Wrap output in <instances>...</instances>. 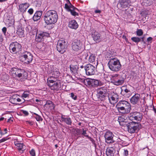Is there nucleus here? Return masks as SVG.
I'll return each instance as SVG.
<instances>
[{"label": "nucleus", "instance_id": "f257e3e1", "mask_svg": "<svg viewBox=\"0 0 156 156\" xmlns=\"http://www.w3.org/2000/svg\"><path fill=\"white\" fill-rule=\"evenodd\" d=\"M44 20L47 25L56 23L57 20L58 16L56 11L50 10L46 11L44 14Z\"/></svg>", "mask_w": 156, "mask_h": 156}, {"label": "nucleus", "instance_id": "f03ea898", "mask_svg": "<svg viewBox=\"0 0 156 156\" xmlns=\"http://www.w3.org/2000/svg\"><path fill=\"white\" fill-rule=\"evenodd\" d=\"M116 108L119 112L128 113L131 110V106L129 103L125 101H121L116 105Z\"/></svg>", "mask_w": 156, "mask_h": 156}, {"label": "nucleus", "instance_id": "7ed1b4c3", "mask_svg": "<svg viewBox=\"0 0 156 156\" xmlns=\"http://www.w3.org/2000/svg\"><path fill=\"white\" fill-rule=\"evenodd\" d=\"M108 66L111 70L115 72L119 71L121 67L119 60L116 58H111L108 62Z\"/></svg>", "mask_w": 156, "mask_h": 156}, {"label": "nucleus", "instance_id": "20e7f679", "mask_svg": "<svg viewBox=\"0 0 156 156\" xmlns=\"http://www.w3.org/2000/svg\"><path fill=\"white\" fill-rule=\"evenodd\" d=\"M126 125L128 132L131 133L137 132L142 128L139 122H130L127 123Z\"/></svg>", "mask_w": 156, "mask_h": 156}, {"label": "nucleus", "instance_id": "39448f33", "mask_svg": "<svg viewBox=\"0 0 156 156\" xmlns=\"http://www.w3.org/2000/svg\"><path fill=\"white\" fill-rule=\"evenodd\" d=\"M10 73L13 78L22 77L24 78H27V73L23 70L20 69L16 68H12L10 71Z\"/></svg>", "mask_w": 156, "mask_h": 156}, {"label": "nucleus", "instance_id": "423d86ee", "mask_svg": "<svg viewBox=\"0 0 156 156\" xmlns=\"http://www.w3.org/2000/svg\"><path fill=\"white\" fill-rule=\"evenodd\" d=\"M67 43L64 39L61 38L58 41L56 46L57 50L61 54L63 53L67 50Z\"/></svg>", "mask_w": 156, "mask_h": 156}, {"label": "nucleus", "instance_id": "0eeeda50", "mask_svg": "<svg viewBox=\"0 0 156 156\" xmlns=\"http://www.w3.org/2000/svg\"><path fill=\"white\" fill-rule=\"evenodd\" d=\"M19 58L21 61L29 64L32 61L33 57L30 53L25 51L20 55Z\"/></svg>", "mask_w": 156, "mask_h": 156}, {"label": "nucleus", "instance_id": "6e6552de", "mask_svg": "<svg viewBox=\"0 0 156 156\" xmlns=\"http://www.w3.org/2000/svg\"><path fill=\"white\" fill-rule=\"evenodd\" d=\"M97 96L101 101H103L108 98V95L107 90L105 87H102L98 89Z\"/></svg>", "mask_w": 156, "mask_h": 156}, {"label": "nucleus", "instance_id": "1a4fd4ad", "mask_svg": "<svg viewBox=\"0 0 156 156\" xmlns=\"http://www.w3.org/2000/svg\"><path fill=\"white\" fill-rule=\"evenodd\" d=\"M35 32H36L35 41L37 42L42 41L44 37H48L49 34L48 33L40 31H38L37 29L35 30Z\"/></svg>", "mask_w": 156, "mask_h": 156}, {"label": "nucleus", "instance_id": "9d476101", "mask_svg": "<svg viewBox=\"0 0 156 156\" xmlns=\"http://www.w3.org/2000/svg\"><path fill=\"white\" fill-rule=\"evenodd\" d=\"M124 82V79L118 74L112 76L111 82L114 85L119 86L122 84Z\"/></svg>", "mask_w": 156, "mask_h": 156}, {"label": "nucleus", "instance_id": "9b49d317", "mask_svg": "<svg viewBox=\"0 0 156 156\" xmlns=\"http://www.w3.org/2000/svg\"><path fill=\"white\" fill-rule=\"evenodd\" d=\"M142 118V114L137 112H132L129 116V118L130 120H136L139 122L141 121Z\"/></svg>", "mask_w": 156, "mask_h": 156}, {"label": "nucleus", "instance_id": "f8f14e48", "mask_svg": "<svg viewBox=\"0 0 156 156\" xmlns=\"http://www.w3.org/2000/svg\"><path fill=\"white\" fill-rule=\"evenodd\" d=\"M21 47L20 44L17 42H15L10 44L9 49L11 53H16L20 51Z\"/></svg>", "mask_w": 156, "mask_h": 156}, {"label": "nucleus", "instance_id": "ddd939ff", "mask_svg": "<svg viewBox=\"0 0 156 156\" xmlns=\"http://www.w3.org/2000/svg\"><path fill=\"white\" fill-rule=\"evenodd\" d=\"M114 136V135L112 132L109 131H107L104 135L105 142L107 144L114 143V140H113Z\"/></svg>", "mask_w": 156, "mask_h": 156}, {"label": "nucleus", "instance_id": "4468645a", "mask_svg": "<svg viewBox=\"0 0 156 156\" xmlns=\"http://www.w3.org/2000/svg\"><path fill=\"white\" fill-rule=\"evenodd\" d=\"M56 79H51L48 80V86L51 87V90H55L57 89L58 87V83L56 82Z\"/></svg>", "mask_w": 156, "mask_h": 156}, {"label": "nucleus", "instance_id": "2eb2a0df", "mask_svg": "<svg viewBox=\"0 0 156 156\" xmlns=\"http://www.w3.org/2000/svg\"><path fill=\"white\" fill-rule=\"evenodd\" d=\"M72 45L73 49L74 51H77L80 49L82 44L80 40H75Z\"/></svg>", "mask_w": 156, "mask_h": 156}, {"label": "nucleus", "instance_id": "dca6fc26", "mask_svg": "<svg viewBox=\"0 0 156 156\" xmlns=\"http://www.w3.org/2000/svg\"><path fill=\"white\" fill-rule=\"evenodd\" d=\"M65 7L68 11L70 12L71 13L72 15L75 16L78 15V13L75 11V9H77L71 4H70V5L69 6L67 4H66Z\"/></svg>", "mask_w": 156, "mask_h": 156}, {"label": "nucleus", "instance_id": "f3484780", "mask_svg": "<svg viewBox=\"0 0 156 156\" xmlns=\"http://www.w3.org/2000/svg\"><path fill=\"white\" fill-rule=\"evenodd\" d=\"M15 145L16 146L17 149L21 153H23L26 148V147L23 144L19 143L17 141L14 142Z\"/></svg>", "mask_w": 156, "mask_h": 156}, {"label": "nucleus", "instance_id": "a211bd4d", "mask_svg": "<svg viewBox=\"0 0 156 156\" xmlns=\"http://www.w3.org/2000/svg\"><path fill=\"white\" fill-rule=\"evenodd\" d=\"M30 5L28 3H22L19 6V10L21 12L24 13L26 12L27 9L29 7Z\"/></svg>", "mask_w": 156, "mask_h": 156}, {"label": "nucleus", "instance_id": "6ab92c4d", "mask_svg": "<svg viewBox=\"0 0 156 156\" xmlns=\"http://www.w3.org/2000/svg\"><path fill=\"white\" fill-rule=\"evenodd\" d=\"M119 98L118 95L117 94H114L111 96H108V99L111 104L114 105L117 101Z\"/></svg>", "mask_w": 156, "mask_h": 156}, {"label": "nucleus", "instance_id": "aec40b11", "mask_svg": "<svg viewBox=\"0 0 156 156\" xmlns=\"http://www.w3.org/2000/svg\"><path fill=\"white\" fill-rule=\"evenodd\" d=\"M140 98V94L137 93L136 94L131 98L130 102L133 105L137 104L139 102Z\"/></svg>", "mask_w": 156, "mask_h": 156}, {"label": "nucleus", "instance_id": "412c9836", "mask_svg": "<svg viewBox=\"0 0 156 156\" xmlns=\"http://www.w3.org/2000/svg\"><path fill=\"white\" fill-rule=\"evenodd\" d=\"M98 84V82L97 80L88 78V87H95Z\"/></svg>", "mask_w": 156, "mask_h": 156}, {"label": "nucleus", "instance_id": "4be33fe9", "mask_svg": "<svg viewBox=\"0 0 156 156\" xmlns=\"http://www.w3.org/2000/svg\"><path fill=\"white\" fill-rule=\"evenodd\" d=\"M90 30L91 31L90 34L94 40V41H99L100 37V34L94 30H91V28H90Z\"/></svg>", "mask_w": 156, "mask_h": 156}, {"label": "nucleus", "instance_id": "5701e85b", "mask_svg": "<svg viewBox=\"0 0 156 156\" xmlns=\"http://www.w3.org/2000/svg\"><path fill=\"white\" fill-rule=\"evenodd\" d=\"M78 25L75 20H73L69 22V27L76 30L78 28Z\"/></svg>", "mask_w": 156, "mask_h": 156}, {"label": "nucleus", "instance_id": "b1692460", "mask_svg": "<svg viewBox=\"0 0 156 156\" xmlns=\"http://www.w3.org/2000/svg\"><path fill=\"white\" fill-rule=\"evenodd\" d=\"M42 11H37L34 14L33 17V19L34 21H37L40 19L42 15Z\"/></svg>", "mask_w": 156, "mask_h": 156}, {"label": "nucleus", "instance_id": "393cba45", "mask_svg": "<svg viewBox=\"0 0 156 156\" xmlns=\"http://www.w3.org/2000/svg\"><path fill=\"white\" fill-rule=\"evenodd\" d=\"M95 67L93 65L88 64V75H94L95 74Z\"/></svg>", "mask_w": 156, "mask_h": 156}, {"label": "nucleus", "instance_id": "a878e982", "mask_svg": "<svg viewBox=\"0 0 156 156\" xmlns=\"http://www.w3.org/2000/svg\"><path fill=\"white\" fill-rule=\"evenodd\" d=\"M129 2V1L126 0H121L119 4L122 8H125L128 7Z\"/></svg>", "mask_w": 156, "mask_h": 156}, {"label": "nucleus", "instance_id": "bb28decb", "mask_svg": "<svg viewBox=\"0 0 156 156\" xmlns=\"http://www.w3.org/2000/svg\"><path fill=\"white\" fill-rule=\"evenodd\" d=\"M115 150L112 147L108 148L106 151V154L108 156H113Z\"/></svg>", "mask_w": 156, "mask_h": 156}, {"label": "nucleus", "instance_id": "cd10ccee", "mask_svg": "<svg viewBox=\"0 0 156 156\" xmlns=\"http://www.w3.org/2000/svg\"><path fill=\"white\" fill-rule=\"evenodd\" d=\"M18 95L17 94L13 95L10 98V101L13 104H17V100Z\"/></svg>", "mask_w": 156, "mask_h": 156}, {"label": "nucleus", "instance_id": "c85d7f7f", "mask_svg": "<svg viewBox=\"0 0 156 156\" xmlns=\"http://www.w3.org/2000/svg\"><path fill=\"white\" fill-rule=\"evenodd\" d=\"M1 79L4 81H7L9 79V76L8 74L3 73L1 75Z\"/></svg>", "mask_w": 156, "mask_h": 156}, {"label": "nucleus", "instance_id": "c756f323", "mask_svg": "<svg viewBox=\"0 0 156 156\" xmlns=\"http://www.w3.org/2000/svg\"><path fill=\"white\" fill-rule=\"evenodd\" d=\"M17 33L20 37H22L23 35L24 31L22 28L20 27L17 30Z\"/></svg>", "mask_w": 156, "mask_h": 156}, {"label": "nucleus", "instance_id": "7c9ffc66", "mask_svg": "<svg viewBox=\"0 0 156 156\" xmlns=\"http://www.w3.org/2000/svg\"><path fill=\"white\" fill-rule=\"evenodd\" d=\"M62 121L65 122L68 125H71L72 123L71 120L69 118H64L62 117Z\"/></svg>", "mask_w": 156, "mask_h": 156}, {"label": "nucleus", "instance_id": "2f4dec72", "mask_svg": "<svg viewBox=\"0 0 156 156\" xmlns=\"http://www.w3.org/2000/svg\"><path fill=\"white\" fill-rule=\"evenodd\" d=\"M131 39L133 41L137 44L141 41V38L138 37H133L131 38Z\"/></svg>", "mask_w": 156, "mask_h": 156}, {"label": "nucleus", "instance_id": "473e14b6", "mask_svg": "<svg viewBox=\"0 0 156 156\" xmlns=\"http://www.w3.org/2000/svg\"><path fill=\"white\" fill-rule=\"evenodd\" d=\"M95 55L92 54L90 56L88 60L90 62H93L95 61Z\"/></svg>", "mask_w": 156, "mask_h": 156}, {"label": "nucleus", "instance_id": "72a5a7b5", "mask_svg": "<svg viewBox=\"0 0 156 156\" xmlns=\"http://www.w3.org/2000/svg\"><path fill=\"white\" fill-rule=\"evenodd\" d=\"M89 134H88V136ZM95 139H96L95 137L94 138H92L90 136H88V140H90V141H91V143L92 144V145L94 146V147H96V144L95 143Z\"/></svg>", "mask_w": 156, "mask_h": 156}, {"label": "nucleus", "instance_id": "f704fd0d", "mask_svg": "<svg viewBox=\"0 0 156 156\" xmlns=\"http://www.w3.org/2000/svg\"><path fill=\"white\" fill-rule=\"evenodd\" d=\"M52 74L54 76L51 77V79L53 77L57 78L59 76V72L58 71H54L52 73Z\"/></svg>", "mask_w": 156, "mask_h": 156}, {"label": "nucleus", "instance_id": "c9c22d12", "mask_svg": "<svg viewBox=\"0 0 156 156\" xmlns=\"http://www.w3.org/2000/svg\"><path fill=\"white\" fill-rule=\"evenodd\" d=\"M119 121V123L121 125H126V124H125L126 123V122L123 121V119L121 117H119L118 119Z\"/></svg>", "mask_w": 156, "mask_h": 156}, {"label": "nucleus", "instance_id": "e433bc0d", "mask_svg": "<svg viewBox=\"0 0 156 156\" xmlns=\"http://www.w3.org/2000/svg\"><path fill=\"white\" fill-rule=\"evenodd\" d=\"M34 3L36 6L37 7H39L41 4V0H35Z\"/></svg>", "mask_w": 156, "mask_h": 156}, {"label": "nucleus", "instance_id": "4c0bfd02", "mask_svg": "<svg viewBox=\"0 0 156 156\" xmlns=\"http://www.w3.org/2000/svg\"><path fill=\"white\" fill-rule=\"evenodd\" d=\"M143 32L141 29H137L136 31V34L137 36H141L143 34Z\"/></svg>", "mask_w": 156, "mask_h": 156}, {"label": "nucleus", "instance_id": "58836bf2", "mask_svg": "<svg viewBox=\"0 0 156 156\" xmlns=\"http://www.w3.org/2000/svg\"><path fill=\"white\" fill-rule=\"evenodd\" d=\"M124 92L126 93H128L129 96L131 94V92L128 89H124V90H123L122 89V91L121 92V93L122 94V93H124Z\"/></svg>", "mask_w": 156, "mask_h": 156}, {"label": "nucleus", "instance_id": "ea45409f", "mask_svg": "<svg viewBox=\"0 0 156 156\" xmlns=\"http://www.w3.org/2000/svg\"><path fill=\"white\" fill-rule=\"evenodd\" d=\"M34 114L36 115V116L35 117V118L36 119L37 121H42V119L41 116L38 115L36 113H34Z\"/></svg>", "mask_w": 156, "mask_h": 156}, {"label": "nucleus", "instance_id": "a19ab883", "mask_svg": "<svg viewBox=\"0 0 156 156\" xmlns=\"http://www.w3.org/2000/svg\"><path fill=\"white\" fill-rule=\"evenodd\" d=\"M70 69L72 72H74L76 70V69L75 66H73L71 67L70 66Z\"/></svg>", "mask_w": 156, "mask_h": 156}, {"label": "nucleus", "instance_id": "79ce46f5", "mask_svg": "<svg viewBox=\"0 0 156 156\" xmlns=\"http://www.w3.org/2000/svg\"><path fill=\"white\" fill-rule=\"evenodd\" d=\"M30 154L32 156H35V153L34 150V149L31 150L30 151Z\"/></svg>", "mask_w": 156, "mask_h": 156}, {"label": "nucleus", "instance_id": "37998d69", "mask_svg": "<svg viewBox=\"0 0 156 156\" xmlns=\"http://www.w3.org/2000/svg\"><path fill=\"white\" fill-rule=\"evenodd\" d=\"M22 99H20L18 98V97L17 98V102H20L21 101H22V102H24L25 100L22 98H21Z\"/></svg>", "mask_w": 156, "mask_h": 156}, {"label": "nucleus", "instance_id": "c03bdc74", "mask_svg": "<svg viewBox=\"0 0 156 156\" xmlns=\"http://www.w3.org/2000/svg\"><path fill=\"white\" fill-rule=\"evenodd\" d=\"M28 12L30 14L32 15L33 13L34 10L32 8L30 9H28Z\"/></svg>", "mask_w": 156, "mask_h": 156}, {"label": "nucleus", "instance_id": "a18cd8bd", "mask_svg": "<svg viewBox=\"0 0 156 156\" xmlns=\"http://www.w3.org/2000/svg\"><path fill=\"white\" fill-rule=\"evenodd\" d=\"M9 138H8L7 137H4L2 138V139L0 140V143L5 142Z\"/></svg>", "mask_w": 156, "mask_h": 156}, {"label": "nucleus", "instance_id": "49530a36", "mask_svg": "<svg viewBox=\"0 0 156 156\" xmlns=\"http://www.w3.org/2000/svg\"><path fill=\"white\" fill-rule=\"evenodd\" d=\"M152 38L151 37H149L147 39V41L148 43H151L152 41Z\"/></svg>", "mask_w": 156, "mask_h": 156}, {"label": "nucleus", "instance_id": "de8ad7c7", "mask_svg": "<svg viewBox=\"0 0 156 156\" xmlns=\"http://www.w3.org/2000/svg\"><path fill=\"white\" fill-rule=\"evenodd\" d=\"M123 154L125 156H127L128 155V151L127 150H124Z\"/></svg>", "mask_w": 156, "mask_h": 156}, {"label": "nucleus", "instance_id": "09e8293b", "mask_svg": "<svg viewBox=\"0 0 156 156\" xmlns=\"http://www.w3.org/2000/svg\"><path fill=\"white\" fill-rule=\"evenodd\" d=\"M29 94L26 93H23L22 95V97L24 98H26L29 96Z\"/></svg>", "mask_w": 156, "mask_h": 156}, {"label": "nucleus", "instance_id": "8fccbe9b", "mask_svg": "<svg viewBox=\"0 0 156 156\" xmlns=\"http://www.w3.org/2000/svg\"><path fill=\"white\" fill-rule=\"evenodd\" d=\"M71 97L74 100H76V96H75L74 94L73 93H71Z\"/></svg>", "mask_w": 156, "mask_h": 156}, {"label": "nucleus", "instance_id": "3c124183", "mask_svg": "<svg viewBox=\"0 0 156 156\" xmlns=\"http://www.w3.org/2000/svg\"><path fill=\"white\" fill-rule=\"evenodd\" d=\"M6 30L7 29L6 27H4L2 28V30L4 34H5L6 33Z\"/></svg>", "mask_w": 156, "mask_h": 156}, {"label": "nucleus", "instance_id": "603ef678", "mask_svg": "<svg viewBox=\"0 0 156 156\" xmlns=\"http://www.w3.org/2000/svg\"><path fill=\"white\" fill-rule=\"evenodd\" d=\"M83 83L85 85H86L87 86L88 85V80H87V79H86L84 80H83Z\"/></svg>", "mask_w": 156, "mask_h": 156}, {"label": "nucleus", "instance_id": "864d4df0", "mask_svg": "<svg viewBox=\"0 0 156 156\" xmlns=\"http://www.w3.org/2000/svg\"><path fill=\"white\" fill-rule=\"evenodd\" d=\"M144 37H143L140 38H141V41L142 42H143L144 43V44H145V41L144 40Z\"/></svg>", "mask_w": 156, "mask_h": 156}, {"label": "nucleus", "instance_id": "5fc2aeb1", "mask_svg": "<svg viewBox=\"0 0 156 156\" xmlns=\"http://www.w3.org/2000/svg\"><path fill=\"white\" fill-rule=\"evenodd\" d=\"M87 134L86 133V131H84L83 130V133H82V134L84 136H87L85 134Z\"/></svg>", "mask_w": 156, "mask_h": 156}, {"label": "nucleus", "instance_id": "6e6d98bb", "mask_svg": "<svg viewBox=\"0 0 156 156\" xmlns=\"http://www.w3.org/2000/svg\"><path fill=\"white\" fill-rule=\"evenodd\" d=\"M23 113L25 115H27L28 114L27 112L26 111H23Z\"/></svg>", "mask_w": 156, "mask_h": 156}, {"label": "nucleus", "instance_id": "4d7b16f0", "mask_svg": "<svg viewBox=\"0 0 156 156\" xmlns=\"http://www.w3.org/2000/svg\"><path fill=\"white\" fill-rule=\"evenodd\" d=\"M95 13H100L101 12V11L100 10H95L94 11Z\"/></svg>", "mask_w": 156, "mask_h": 156}, {"label": "nucleus", "instance_id": "13d9d810", "mask_svg": "<svg viewBox=\"0 0 156 156\" xmlns=\"http://www.w3.org/2000/svg\"><path fill=\"white\" fill-rule=\"evenodd\" d=\"M153 109L154 112L156 114V109L154 106H153Z\"/></svg>", "mask_w": 156, "mask_h": 156}, {"label": "nucleus", "instance_id": "bf43d9fd", "mask_svg": "<svg viewBox=\"0 0 156 156\" xmlns=\"http://www.w3.org/2000/svg\"><path fill=\"white\" fill-rule=\"evenodd\" d=\"M0 134H1V135H2L4 134V133H3L2 132V131L1 130V129L0 128Z\"/></svg>", "mask_w": 156, "mask_h": 156}, {"label": "nucleus", "instance_id": "052dcab7", "mask_svg": "<svg viewBox=\"0 0 156 156\" xmlns=\"http://www.w3.org/2000/svg\"><path fill=\"white\" fill-rule=\"evenodd\" d=\"M91 129H95V127H90V128H89V130H90Z\"/></svg>", "mask_w": 156, "mask_h": 156}, {"label": "nucleus", "instance_id": "680f3d73", "mask_svg": "<svg viewBox=\"0 0 156 156\" xmlns=\"http://www.w3.org/2000/svg\"><path fill=\"white\" fill-rule=\"evenodd\" d=\"M4 131L5 132V133H4V134L6 133H7V129L5 128V129H4Z\"/></svg>", "mask_w": 156, "mask_h": 156}, {"label": "nucleus", "instance_id": "e2e57ef3", "mask_svg": "<svg viewBox=\"0 0 156 156\" xmlns=\"http://www.w3.org/2000/svg\"><path fill=\"white\" fill-rule=\"evenodd\" d=\"M4 119V117H1L0 118V121L3 120Z\"/></svg>", "mask_w": 156, "mask_h": 156}, {"label": "nucleus", "instance_id": "0e129e2a", "mask_svg": "<svg viewBox=\"0 0 156 156\" xmlns=\"http://www.w3.org/2000/svg\"><path fill=\"white\" fill-rule=\"evenodd\" d=\"M7 0H0V2H3L7 1Z\"/></svg>", "mask_w": 156, "mask_h": 156}, {"label": "nucleus", "instance_id": "69168bd1", "mask_svg": "<svg viewBox=\"0 0 156 156\" xmlns=\"http://www.w3.org/2000/svg\"><path fill=\"white\" fill-rule=\"evenodd\" d=\"M10 121H11L12 122L13 121V120H11L10 119H8V122H9Z\"/></svg>", "mask_w": 156, "mask_h": 156}, {"label": "nucleus", "instance_id": "338daca9", "mask_svg": "<svg viewBox=\"0 0 156 156\" xmlns=\"http://www.w3.org/2000/svg\"><path fill=\"white\" fill-rule=\"evenodd\" d=\"M85 69L86 71V73L87 74V68H86V67H85Z\"/></svg>", "mask_w": 156, "mask_h": 156}, {"label": "nucleus", "instance_id": "774afa93", "mask_svg": "<svg viewBox=\"0 0 156 156\" xmlns=\"http://www.w3.org/2000/svg\"><path fill=\"white\" fill-rule=\"evenodd\" d=\"M28 123L30 125H32V122H28Z\"/></svg>", "mask_w": 156, "mask_h": 156}]
</instances>
